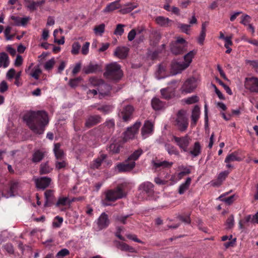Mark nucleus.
I'll return each mask as SVG.
<instances>
[{
  "label": "nucleus",
  "instance_id": "obj_1",
  "mask_svg": "<svg viewBox=\"0 0 258 258\" xmlns=\"http://www.w3.org/2000/svg\"><path fill=\"white\" fill-rule=\"evenodd\" d=\"M29 128L35 134H43L48 123L47 113L43 110L30 111L23 117Z\"/></svg>",
  "mask_w": 258,
  "mask_h": 258
},
{
  "label": "nucleus",
  "instance_id": "obj_2",
  "mask_svg": "<svg viewBox=\"0 0 258 258\" xmlns=\"http://www.w3.org/2000/svg\"><path fill=\"white\" fill-rule=\"evenodd\" d=\"M189 66H158L156 77L158 79L174 76L185 70Z\"/></svg>",
  "mask_w": 258,
  "mask_h": 258
},
{
  "label": "nucleus",
  "instance_id": "obj_3",
  "mask_svg": "<svg viewBox=\"0 0 258 258\" xmlns=\"http://www.w3.org/2000/svg\"><path fill=\"white\" fill-rule=\"evenodd\" d=\"M120 66H106L104 77L107 80L117 82L123 76V72Z\"/></svg>",
  "mask_w": 258,
  "mask_h": 258
},
{
  "label": "nucleus",
  "instance_id": "obj_4",
  "mask_svg": "<svg viewBox=\"0 0 258 258\" xmlns=\"http://www.w3.org/2000/svg\"><path fill=\"white\" fill-rule=\"evenodd\" d=\"M105 199L103 203L106 206L110 205L108 202H114L118 199H121L125 196V193L120 186H117L114 189H110L105 193Z\"/></svg>",
  "mask_w": 258,
  "mask_h": 258
},
{
  "label": "nucleus",
  "instance_id": "obj_5",
  "mask_svg": "<svg viewBox=\"0 0 258 258\" xmlns=\"http://www.w3.org/2000/svg\"><path fill=\"white\" fill-rule=\"evenodd\" d=\"M174 124L180 132H183L186 130L188 121L184 110H180L178 111Z\"/></svg>",
  "mask_w": 258,
  "mask_h": 258
},
{
  "label": "nucleus",
  "instance_id": "obj_6",
  "mask_svg": "<svg viewBox=\"0 0 258 258\" xmlns=\"http://www.w3.org/2000/svg\"><path fill=\"white\" fill-rule=\"evenodd\" d=\"M115 128V120L114 119H107L105 122L99 126L100 133L102 135L106 136L109 138L113 133Z\"/></svg>",
  "mask_w": 258,
  "mask_h": 258
},
{
  "label": "nucleus",
  "instance_id": "obj_7",
  "mask_svg": "<svg viewBox=\"0 0 258 258\" xmlns=\"http://www.w3.org/2000/svg\"><path fill=\"white\" fill-rule=\"evenodd\" d=\"M179 82V81L178 80H173L169 83L170 86L162 89L160 92L162 98L166 100L173 98L175 96V90L177 87Z\"/></svg>",
  "mask_w": 258,
  "mask_h": 258
},
{
  "label": "nucleus",
  "instance_id": "obj_8",
  "mask_svg": "<svg viewBox=\"0 0 258 258\" xmlns=\"http://www.w3.org/2000/svg\"><path fill=\"white\" fill-rule=\"evenodd\" d=\"M197 86V79L194 77L188 78L180 88L182 93H190L194 91Z\"/></svg>",
  "mask_w": 258,
  "mask_h": 258
},
{
  "label": "nucleus",
  "instance_id": "obj_9",
  "mask_svg": "<svg viewBox=\"0 0 258 258\" xmlns=\"http://www.w3.org/2000/svg\"><path fill=\"white\" fill-rule=\"evenodd\" d=\"M190 140V138L187 135L181 137L173 136L172 140L176 143L179 148L184 152H188V147Z\"/></svg>",
  "mask_w": 258,
  "mask_h": 258
},
{
  "label": "nucleus",
  "instance_id": "obj_10",
  "mask_svg": "<svg viewBox=\"0 0 258 258\" xmlns=\"http://www.w3.org/2000/svg\"><path fill=\"white\" fill-rule=\"evenodd\" d=\"M134 107L130 105L123 107L118 113V117L124 122H128L133 117Z\"/></svg>",
  "mask_w": 258,
  "mask_h": 258
},
{
  "label": "nucleus",
  "instance_id": "obj_11",
  "mask_svg": "<svg viewBox=\"0 0 258 258\" xmlns=\"http://www.w3.org/2000/svg\"><path fill=\"white\" fill-rule=\"evenodd\" d=\"M245 87L251 92L258 93V78L256 77L246 78L245 81Z\"/></svg>",
  "mask_w": 258,
  "mask_h": 258
},
{
  "label": "nucleus",
  "instance_id": "obj_12",
  "mask_svg": "<svg viewBox=\"0 0 258 258\" xmlns=\"http://www.w3.org/2000/svg\"><path fill=\"white\" fill-rule=\"evenodd\" d=\"M141 124V122H137L132 126L128 127L124 133V140L126 141L134 139L135 135L138 133Z\"/></svg>",
  "mask_w": 258,
  "mask_h": 258
},
{
  "label": "nucleus",
  "instance_id": "obj_13",
  "mask_svg": "<svg viewBox=\"0 0 258 258\" xmlns=\"http://www.w3.org/2000/svg\"><path fill=\"white\" fill-rule=\"evenodd\" d=\"M136 163L134 161H128L127 159L124 162L118 163L116 168L119 172L130 171L135 167Z\"/></svg>",
  "mask_w": 258,
  "mask_h": 258
},
{
  "label": "nucleus",
  "instance_id": "obj_14",
  "mask_svg": "<svg viewBox=\"0 0 258 258\" xmlns=\"http://www.w3.org/2000/svg\"><path fill=\"white\" fill-rule=\"evenodd\" d=\"M96 223L98 231L107 228L110 223L108 215L104 212L102 213L98 218Z\"/></svg>",
  "mask_w": 258,
  "mask_h": 258
},
{
  "label": "nucleus",
  "instance_id": "obj_15",
  "mask_svg": "<svg viewBox=\"0 0 258 258\" xmlns=\"http://www.w3.org/2000/svg\"><path fill=\"white\" fill-rule=\"evenodd\" d=\"M202 151V146L201 143L197 141L194 143L192 146L188 149V153L191 156L192 158H196L201 154Z\"/></svg>",
  "mask_w": 258,
  "mask_h": 258
},
{
  "label": "nucleus",
  "instance_id": "obj_16",
  "mask_svg": "<svg viewBox=\"0 0 258 258\" xmlns=\"http://www.w3.org/2000/svg\"><path fill=\"white\" fill-rule=\"evenodd\" d=\"M101 121V117L99 115H90L86 120L85 125L88 128H91Z\"/></svg>",
  "mask_w": 258,
  "mask_h": 258
},
{
  "label": "nucleus",
  "instance_id": "obj_17",
  "mask_svg": "<svg viewBox=\"0 0 258 258\" xmlns=\"http://www.w3.org/2000/svg\"><path fill=\"white\" fill-rule=\"evenodd\" d=\"M185 47L186 45L178 44V43L172 42L170 44V50L175 55L183 53L185 51Z\"/></svg>",
  "mask_w": 258,
  "mask_h": 258
},
{
  "label": "nucleus",
  "instance_id": "obj_18",
  "mask_svg": "<svg viewBox=\"0 0 258 258\" xmlns=\"http://www.w3.org/2000/svg\"><path fill=\"white\" fill-rule=\"evenodd\" d=\"M130 49L125 46H118L114 52L115 56L120 59H124L127 57Z\"/></svg>",
  "mask_w": 258,
  "mask_h": 258
},
{
  "label": "nucleus",
  "instance_id": "obj_19",
  "mask_svg": "<svg viewBox=\"0 0 258 258\" xmlns=\"http://www.w3.org/2000/svg\"><path fill=\"white\" fill-rule=\"evenodd\" d=\"M153 167L156 169H169L173 164L172 162L167 161H161L159 160L153 161Z\"/></svg>",
  "mask_w": 258,
  "mask_h": 258
},
{
  "label": "nucleus",
  "instance_id": "obj_20",
  "mask_svg": "<svg viewBox=\"0 0 258 258\" xmlns=\"http://www.w3.org/2000/svg\"><path fill=\"white\" fill-rule=\"evenodd\" d=\"M139 188L148 196L152 195L154 192V185L151 182L146 181L140 184Z\"/></svg>",
  "mask_w": 258,
  "mask_h": 258
},
{
  "label": "nucleus",
  "instance_id": "obj_21",
  "mask_svg": "<svg viewBox=\"0 0 258 258\" xmlns=\"http://www.w3.org/2000/svg\"><path fill=\"white\" fill-rule=\"evenodd\" d=\"M51 181L50 178L44 177L36 180V187L39 189H44L49 186Z\"/></svg>",
  "mask_w": 258,
  "mask_h": 258
},
{
  "label": "nucleus",
  "instance_id": "obj_22",
  "mask_svg": "<svg viewBox=\"0 0 258 258\" xmlns=\"http://www.w3.org/2000/svg\"><path fill=\"white\" fill-rule=\"evenodd\" d=\"M138 6L137 3H128L123 6V7L119 10V12L122 14H126L131 12Z\"/></svg>",
  "mask_w": 258,
  "mask_h": 258
},
{
  "label": "nucleus",
  "instance_id": "obj_23",
  "mask_svg": "<svg viewBox=\"0 0 258 258\" xmlns=\"http://www.w3.org/2000/svg\"><path fill=\"white\" fill-rule=\"evenodd\" d=\"M116 246L118 249L123 251L132 253L136 252L135 248L123 242L117 241Z\"/></svg>",
  "mask_w": 258,
  "mask_h": 258
},
{
  "label": "nucleus",
  "instance_id": "obj_24",
  "mask_svg": "<svg viewBox=\"0 0 258 258\" xmlns=\"http://www.w3.org/2000/svg\"><path fill=\"white\" fill-rule=\"evenodd\" d=\"M156 23L161 27H167L170 26L172 20L163 16H158L155 18Z\"/></svg>",
  "mask_w": 258,
  "mask_h": 258
},
{
  "label": "nucleus",
  "instance_id": "obj_25",
  "mask_svg": "<svg viewBox=\"0 0 258 258\" xmlns=\"http://www.w3.org/2000/svg\"><path fill=\"white\" fill-rule=\"evenodd\" d=\"M151 105L155 110H159L165 107V102L162 101L158 98L154 97L152 99Z\"/></svg>",
  "mask_w": 258,
  "mask_h": 258
},
{
  "label": "nucleus",
  "instance_id": "obj_26",
  "mask_svg": "<svg viewBox=\"0 0 258 258\" xmlns=\"http://www.w3.org/2000/svg\"><path fill=\"white\" fill-rule=\"evenodd\" d=\"M53 151L56 159L57 160H62L64 154L63 150L60 149V143H57L54 144Z\"/></svg>",
  "mask_w": 258,
  "mask_h": 258
},
{
  "label": "nucleus",
  "instance_id": "obj_27",
  "mask_svg": "<svg viewBox=\"0 0 258 258\" xmlns=\"http://www.w3.org/2000/svg\"><path fill=\"white\" fill-rule=\"evenodd\" d=\"M119 1L120 0H118L109 4L103 10V12L104 13H109L116 9H119L121 7Z\"/></svg>",
  "mask_w": 258,
  "mask_h": 258
},
{
  "label": "nucleus",
  "instance_id": "obj_28",
  "mask_svg": "<svg viewBox=\"0 0 258 258\" xmlns=\"http://www.w3.org/2000/svg\"><path fill=\"white\" fill-rule=\"evenodd\" d=\"M153 131V124L150 121H146L142 128V134L143 136L150 134Z\"/></svg>",
  "mask_w": 258,
  "mask_h": 258
},
{
  "label": "nucleus",
  "instance_id": "obj_29",
  "mask_svg": "<svg viewBox=\"0 0 258 258\" xmlns=\"http://www.w3.org/2000/svg\"><path fill=\"white\" fill-rule=\"evenodd\" d=\"M106 157L107 155L106 154H101L97 158L93 161L91 164V167L93 169H98L101 165L102 162L105 161Z\"/></svg>",
  "mask_w": 258,
  "mask_h": 258
},
{
  "label": "nucleus",
  "instance_id": "obj_30",
  "mask_svg": "<svg viewBox=\"0 0 258 258\" xmlns=\"http://www.w3.org/2000/svg\"><path fill=\"white\" fill-rule=\"evenodd\" d=\"M178 170H180L177 174V178L178 180L181 179L184 176L189 174L191 173V170L189 168L184 165L178 166Z\"/></svg>",
  "mask_w": 258,
  "mask_h": 258
},
{
  "label": "nucleus",
  "instance_id": "obj_31",
  "mask_svg": "<svg viewBox=\"0 0 258 258\" xmlns=\"http://www.w3.org/2000/svg\"><path fill=\"white\" fill-rule=\"evenodd\" d=\"M44 152L40 150L35 151L32 155V161L33 163H38L40 162L44 157Z\"/></svg>",
  "mask_w": 258,
  "mask_h": 258
},
{
  "label": "nucleus",
  "instance_id": "obj_32",
  "mask_svg": "<svg viewBox=\"0 0 258 258\" xmlns=\"http://www.w3.org/2000/svg\"><path fill=\"white\" fill-rule=\"evenodd\" d=\"M191 117V125L192 126L195 125L200 117V108L198 106H195L194 108Z\"/></svg>",
  "mask_w": 258,
  "mask_h": 258
},
{
  "label": "nucleus",
  "instance_id": "obj_33",
  "mask_svg": "<svg viewBox=\"0 0 258 258\" xmlns=\"http://www.w3.org/2000/svg\"><path fill=\"white\" fill-rule=\"evenodd\" d=\"M191 181L190 177H187L184 183H182L179 187L178 193L180 195L183 194L188 189Z\"/></svg>",
  "mask_w": 258,
  "mask_h": 258
},
{
  "label": "nucleus",
  "instance_id": "obj_34",
  "mask_svg": "<svg viewBox=\"0 0 258 258\" xmlns=\"http://www.w3.org/2000/svg\"><path fill=\"white\" fill-rule=\"evenodd\" d=\"M74 200H71L68 197H59L56 202V207L64 206L70 205Z\"/></svg>",
  "mask_w": 258,
  "mask_h": 258
},
{
  "label": "nucleus",
  "instance_id": "obj_35",
  "mask_svg": "<svg viewBox=\"0 0 258 258\" xmlns=\"http://www.w3.org/2000/svg\"><path fill=\"white\" fill-rule=\"evenodd\" d=\"M241 160V158L238 156L237 152H233L227 156L225 159V162L226 163H230L234 161H239Z\"/></svg>",
  "mask_w": 258,
  "mask_h": 258
},
{
  "label": "nucleus",
  "instance_id": "obj_36",
  "mask_svg": "<svg viewBox=\"0 0 258 258\" xmlns=\"http://www.w3.org/2000/svg\"><path fill=\"white\" fill-rule=\"evenodd\" d=\"M52 170L48 165V162L41 163L40 167V173L41 174H46L50 173Z\"/></svg>",
  "mask_w": 258,
  "mask_h": 258
},
{
  "label": "nucleus",
  "instance_id": "obj_37",
  "mask_svg": "<svg viewBox=\"0 0 258 258\" xmlns=\"http://www.w3.org/2000/svg\"><path fill=\"white\" fill-rule=\"evenodd\" d=\"M143 153V151L141 149H138L134 151L128 157V161H135L137 160L141 155Z\"/></svg>",
  "mask_w": 258,
  "mask_h": 258
},
{
  "label": "nucleus",
  "instance_id": "obj_38",
  "mask_svg": "<svg viewBox=\"0 0 258 258\" xmlns=\"http://www.w3.org/2000/svg\"><path fill=\"white\" fill-rule=\"evenodd\" d=\"M206 26L205 24H202L201 31L200 32V35L198 37V43L200 45H203L205 39L206 37Z\"/></svg>",
  "mask_w": 258,
  "mask_h": 258
},
{
  "label": "nucleus",
  "instance_id": "obj_39",
  "mask_svg": "<svg viewBox=\"0 0 258 258\" xmlns=\"http://www.w3.org/2000/svg\"><path fill=\"white\" fill-rule=\"evenodd\" d=\"M121 148L120 144L118 142H113L109 147V151L114 154L118 153Z\"/></svg>",
  "mask_w": 258,
  "mask_h": 258
},
{
  "label": "nucleus",
  "instance_id": "obj_40",
  "mask_svg": "<svg viewBox=\"0 0 258 258\" xmlns=\"http://www.w3.org/2000/svg\"><path fill=\"white\" fill-rule=\"evenodd\" d=\"M132 214L130 215H123L121 214H117V215H114L113 216L115 218V219L120 222L121 223L123 224H125L126 223V220L128 218H129Z\"/></svg>",
  "mask_w": 258,
  "mask_h": 258
},
{
  "label": "nucleus",
  "instance_id": "obj_41",
  "mask_svg": "<svg viewBox=\"0 0 258 258\" xmlns=\"http://www.w3.org/2000/svg\"><path fill=\"white\" fill-rule=\"evenodd\" d=\"M97 110L104 114L111 112L112 110V107L110 105H104L97 108Z\"/></svg>",
  "mask_w": 258,
  "mask_h": 258
},
{
  "label": "nucleus",
  "instance_id": "obj_42",
  "mask_svg": "<svg viewBox=\"0 0 258 258\" xmlns=\"http://www.w3.org/2000/svg\"><path fill=\"white\" fill-rule=\"evenodd\" d=\"M105 25L104 24H101L96 26L94 28V32L95 34L102 36L105 31Z\"/></svg>",
  "mask_w": 258,
  "mask_h": 258
},
{
  "label": "nucleus",
  "instance_id": "obj_43",
  "mask_svg": "<svg viewBox=\"0 0 258 258\" xmlns=\"http://www.w3.org/2000/svg\"><path fill=\"white\" fill-rule=\"evenodd\" d=\"M81 45L78 42H74L72 46L71 53L74 55H77L79 54Z\"/></svg>",
  "mask_w": 258,
  "mask_h": 258
},
{
  "label": "nucleus",
  "instance_id": "obj_44",
  "mask_svg": "<svg viewBox=\"0 0 258 258\" xmlns=\"http://www.w3.org/2000/svg\"><path fill=\"white\" fill-rule=\"evenodd\" d=\"M190 215V214L189 213H183L182 215H179L178 218L182 222L186 224H190L191 222Z\"/></svg>",
  "mask_w": 258,
  "mask_h": 258
},
{
  "label": "nucleus",
  "instance_id": "obj_45",
  "mask_svg": "<svg viewBox=\"0 0 258 258\" xmlns=\"http://www.w3.org/2000/svg\"><path fill=\"white\" fill-rule=\"evenodd\" d=\"M166 150L169 155H179V154L177 148L172 145H168L166 146Z\"/></svg>",
  "mask_w": 258,
  "mask_h": 258
},
{
  "label": "nucleus",
  "instance_id": "obj_46",
  "mask_svg": "<svg viewBox=\"0 0 258 258\" xmlns=\"http://www.w3.org/2000/svg\"><path fill=\"white\" fill-rule=\"evenodd\" d=\"M219 199H220L222 201L225 202L226 204L228 205H231L235 201L234 196L232 195L227 198H224L223 195H221L219 197Z\"/></svg>",
  "mask_w": 258,
  "mask_h": 258
},
{
  "label": "nucleus",
  "instance_id": "obj_47",
  "mask_svg": "<svg viewBox=\"0 0 258 258\" xmlns=\"http://www.w3.org/2000/svg\"><path fill=\"white\" fill-rule=\"evenodd\" d=\"M125 25L121 24H118L116 25V28L114 31L113 34L115 35L121 36L124 32L123 28Z\"/></svg>",
  "mask_w": 258,
  "mask_h": 258
},
{
  "label": "nucleus",
  "instance_id": "obj_48",
  "mask_svg": "<svg viewBox=\"0 0 258 258\" xmlns=\"http://www.w3.org/2000/svg\"><path fill=\"white\" fill-rule=\"evenodd\" d=\"M9 63V57L6 52L0 53V64H8Z\"/></svg>",
  "mask_w": 258,
  "mask_h": 258
},
{
  "label": "nucleus",
  "instance_id": "obj_49",
  "mask_svg": "<svg viewBox=\"0 0 258 258\" xmlns=\"http://www.w3.org/2000/svg\"><path fill=\"white\" fill-rule=\"evenodd\" d=\"M195 53V52L192 50L184 55V59L185 61L186 62V64H189L191 62Z\"/></svg>",
  "mask_w": 258,
  "mask_h": 258
},
{
  "label": "nucleus",
  "instance_id": "obj_50",
  "mask_svg": "<svg viewBox=\"0 0 258 258\" xmlns=\"http://www.w3.org/2000/svg\"><path fill=\"white\" fill-rule=\"evenodd\" d=\"M230 172L228 170H225L223 172H220L217 176V178L219 180L223 183V182L226 179V177L228 176Z\"/></svg>",
  "mask_w": 258,
  "mask_h": 258
},
{
  "label": "nucleus",
  "instance_id": "obj_51",
  "mask_svg": "<svg viewBox=\"0 0 258 258\" xmlns=\"http://www.w3.org/2000/svg\"><path fill=\"white\" fill-rule=\"evenodd\" d=\"M63 222V218L58 216H56L54 218V220L52 223L53 226L54 227H60L62 223Z\"/></svg>",
  "mask_w": 258,
  "mask_h": 258
},
{
  "label": "nucleus",
  "instance_id": "obj_52",
  "mask_svg": "<svg viewBox=\"0 0 258 258\" xmlns=\"http://www.w3.org/2000/svg\"><path fill=\"white\" fill-rule=\"evenodd\" d=\"M18 186V183L16 181H12L10 183V193L11 196H14V192L16 191Z\"/></svg>",
  "mask_w": 258,
  "mask_h": 258
},
{
  "label": "nucleus",
  "instance_id": "obj_53",
  "mask_svg": "<svg viewBox=\"0 0 258 258\" xmlns=\"http://www.w3.org/2000/svg\"><path fill=\"white\" fill-rule=\"evenodd\" d=\"M217 82L225 90L226 92L229 95H232V92L231 90V89L227 85H226L223 82H222L220 79L217 78L216 79Z\"/></svg>",
  "mask_w": 258,
  "mask_h": 258
},
{
  "label": "nucleus",
  "instance_id": "obj_54",
  "mask_svg": "<svg viewBox=\"0 0 258 258\" xmlns=\"http://www.w3.org/2000/svg\"><path fill=\"white\" fill-rule=\"evenodd\" d=\"M199 99L198 96H197L196 95H194V96H192L191 97L187 98L185 100V102L187 104H191L197 102L199 101Z\"/></svg>",
  "mask_w": 258,
  "mask_h": 258
},
{
  "label": "nucleus",
  "instance_id": "obj_55",
  "mask_svg": "<svg viewBox=\"0 0 258 258\" xmlns=\"http://www.w3.org/2000/svg\"><path fill=\"white\" fill-rule=\"evenodd\" d=\"M41 73V70L39 68H36L31 73V76L36 80H38L39 78V76Z\"/></svg>",
  "mask_w": 258,
  "mask_h": 258
},
{
  "label": "nucleus",
  "instance_id": "obj_56",
  "mask_svg": "<svg viewBox=\"0 0 258 258\" xmlns=\"http://www.w3.org/2000/svg\"><path fill=\"white\" fill-rule=\"evenodd\" d=\"M250 20L251 18L249 16L247 15H244L242 17V20L240 23L245 26H248V24H249Z\"/></svg>",
  "mask_w": 258,
  "mask_h": 258
},
{
  "label": "nucleus",
  "instance_id": "obj_57",
  "mask_svg": "<svg viewBox=\"0 0 258 258\" xmlns=\"http://www.w3.org/2000/svg\"><path fill=\"white\" fill-rule=\"evenodd\" d=\"M100 66H89L88 68L85 70V73L86 74L96 73Z\"/></svg>",
  "mask_w": 258,
  "mask_h": 258
},
{
  "label": "nucleus",
  "instance_id": "obj_58",
  "mask_svg": "<svg viewBox=\"0 0 258 258\" xmlns=\"http://www.w3.org/2000/svg\"><path fill=\"white\" fill-rule=\"evenodd\" d=\"M70 253L69 250L66 248H63L61 249L60 251H59L57 254L56 256L58 258H59L60 257H64L68 255H69Z\"/></svg>",
  "mask_w": 258,
  "mask_h": 258
},
{
  "label": "nucleus",
  "instance_id": "obj_59",
  "mask_svg": "<svg viewBox=\"0 0 258 258\" xmlns=\"http://www.w3.org/2000/svg\"><path fill=\"white\" fill-rule=\"evenodd\" d=\"M90 46V43L89 42H86L82 47L81 53L83 55H87L89 52V47Z\"/></svg>",
  "mask_w": 258,
  "mask_h": 258
},
{
  "label": "nucleus",
  "instance_id": "obj_60",
  "mask_svg": "<svg viewBox=\"0 0 258 258\" xmlns=\"http://www.w3.org/2000/svg\"><path fill=\"white\" fill-rule=\"evenodd\" d=\"M190 26L187 24H179L178 27L182 30V31L187 34H188Z\"/></svg>",
  "mask_w": 258,
  "mask_h": 258
},
{
  "label": "nucleus",
  "instance_id": "obj_61",
  "mask_svg": "<svg viewBox=\"0 0 258 258\" xmlns=\"http://www.w3.org/2000/svg\"><path fill=\"white\" fill-rule=\"evenodd\" d=\"M17 73L14 69H11L7 73V78L8 80L14 78Z\"/></svg>",
  "mask_w": 258,
  "mask_h": 258
},
{
  "label": "nucleus",
  "instance_id": "obj_62",
  "mask_svg": "<svg viewBox=\"0 0 258 258\" xmlns=\"http://www.w3.org/2000/svg\"><path fill=\"white\" fill-rule=\"evenodd\" d=\"M8 89V85L5 81H3L0 83V92L4 93Z\"/></svg>",
  "mask_w": 258,
  "mask_h": 258
},
{
  "label": "nucleus",
  "instance_id": "obj_63",
  "mask_svg": "<svg viewBox=\"0 0 258 258\" xmlns=\"http://www.w3.org/2000/svg\"><path fill=\"white\" fill-rule=\"evenodd\" d=\"M234 216L231 215L227 218L226 220V224L227 225L228 228H232L234 225Z\"/></svg>",
  "mask_w": 258,
  "mask_h": 258
},
{
  "label": "nucleus",
  "instance_id": "obj_64",
  "mask_svg": "<svg viewBox=\"0 0 258 258\" xmlns=\"http://www.w3.org/2000/svg\"><path fill=\"white\" fill-rule=\"evenodd\" d=\"M67 164L64 161H56L55 162V168L57 169H60L63 168H64L67 166Z\"/></svg>",
  "mask_w": 258,
  "mask_h": 258
}]
</instances>
